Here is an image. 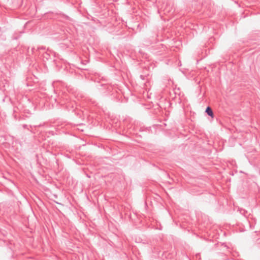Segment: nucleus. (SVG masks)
Masks as SVG:
<instances>
[{"instance_id": "f257e3e1", "label": "nucleus", "mask_w": 260, "mask_h": 260, "mask_svg": "<svg viewBox=\"0 0 260 260\" xmlns=\"http://www.w3.org/2000/svg\"><path fill=\"white\" fill-rule=\"evenodd\" d=\"M206 112L207 113V114L211 116V117H213V111H212V109L210 107H208L206 109Z\"/></svg>"}]
</instances>
